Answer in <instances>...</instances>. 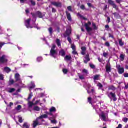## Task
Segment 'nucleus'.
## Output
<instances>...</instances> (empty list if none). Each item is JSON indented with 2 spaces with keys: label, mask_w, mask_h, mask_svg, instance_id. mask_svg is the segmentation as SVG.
I'll return each instance as SVG.
<instances>
[{
  "label": "nucleus",
  "mask_w": 128,
  "mask_h": 128,
  "mask_svg": "<svg viewBox=\"0 0 128 128\" xmlns=\"http://www.w3.org/2000/svg\"><path fill=\"white\" fill-rule=\"evenodd\" d=\"M15 79L16 82L19 84H22V80L20 79V76L18 74H16L15 75Z\"/></svg>",
  "instance_id": "11"
},
{
  "label": "nucleus",
  "mask_w": 128,
  "mask_h": 128,
  "mask_svg": "<svg viewBox=\"0 0 128 128\" xmlns=\"http://www.w3.org/2000/svg\"><path fill=\"white\" fill-rule=\"evenodd\" d=\"M71 48H72V50H76V45H74V44H71Z\"/></svg>",
  "instance_id": "33"
},
{
  "label": "nucleus",
  "mask_w": 128,
  "mask_h": 128,
  "mask_svg": "<svg viewBox=\"0 0 128 128\" xmlns=\"http://www.w3.org/2000/svg\"><path fill=\"white\" fill-rule=\"evenodd\" d=\"M124 76V78H128V74H125Z\"/></svg>",
  "instance_id": "63"
},
{
  "label": "nucleus",
  "mask_w": 128,
  "mask_h": 128,
  "mask_svg": "<svg viewBox=\"0 0 128 128\" xmlns=\"http://www.w3.org/2000/svg\"><path fill=\"white\" fill-rule=\"evenodd\" d=\"M114 16H116V18H118V16H120V15H118V13H114Z\"/></svg>",
  "instance_id": "54"
},
{
  "label": "nucleus",
  "mask_w": 128,
  "mask_h": 128,
  "mask_svg": "<svg viewBox=\"0 0 128 128\" xmlns=\"http://www.w3.org/2000/svg\"><path fill=\"white\" fill-rule=\"evenodd\" d=\"M118 41L120 46H124V42L122 41V40L118 39Z\"/></svg>",
  "instance_id": "20"
},
{
  "label": "nucleus",
  "mask_w": 128,
  "mask_h": 128,
  "mask_svg": "<svg viewBox=\"0 0 128 128\" xmlns=\"http://www.w3.org/2000/svg\"><path fill=\"white\" fill-rule=\"evenodd\" d=\"M49 32H50V34H52V28H50L48 29Z\"/></svg>",
  "instance_id": "46"
},
{
  "label": "nucleus",
  "mask_w": 128,
  "mask_h": 128,
  "mask_svg": "<svg viewBox=\"0 0 128 128\" xmlns=\"http://www.w3.org/2000/svg\"><path fill=\"white\" fill-rule=\"evenodd\" d=\"M105 46H108V48H110V43L108 42H107L106 43Z\"/></svg>",
  "instance_id": "55"
},
{
  "label": "nucleus",
  "mask_w": 128,
  "mask_h": 128,
  "mask_svg": "<svg viewBox=\"0 0 128 128\" xmlns=\"http://www.w3.org/2000/svg\"><path fill=\"white\" fill-rule=\"evenodd\" d=\"M72 54H78V52L76 50H73Z\"/></svg>",
  "instance_id": "56"
},
{
  "label": "nucleus",
  "mask_w": 128,
  "mask_h": 128,
  "mask_svg": "<svg viewBox=\"0 0 128 128\" xmlns=\"http://www.w3.org/2000/svg\"><path fill=\"white\" fill-rule=\"evenodd\" d=\"M70 34H72V28H69L67 29L66 33L64 34V36H65V38H66V36H70Z\"/></svg>",
  "instance_id": "12"
},
{
  "label": "nucleus",
  "mask_w": 128,
  "mask_h": 128,
  "mask_svg": "<svg viewBox=\"0 0 128 128\" xmlns=\"http://www.w3.org/2000/svg\"><path fill=\"white\" fill-rule=\"evenodd\" d=\"M98 88H103L102 84L100 83L98 84Z\"/></svg>",
  "instance_id": "43"
},
{
  "label": "nucleus",
  "mask_w": 128,
  "mask_h": 128,
  "mask_svg": "<svg viewBox=\"0 0 128 128\" xmlns=\"http://www.w3.org/2000/svg\"><path fill=\"white\" fill-rule=\"evenodd\" d=\"M14 80L10 79V80L9 81L10 86H12V84H14Z\"/></svg>",
  "instance_id": "34"
},
{
  "label": "nucleus",
  "mask_w": 128,
  "mask_h": 128,
  "mask_svg": "<svg viewBox=\"0 0 128 128\" xmlns=\"http://www.w3.org/2000/svg\"><path fill=\"white\" fill-rule=\"evenodd\" d=\"M34 110L36 112H40V107L36 106L34 108Z\"/></svg>",
  "instance_id": "32"
},
{
  "label": "nucleus",
  "mask_w": 128,
  "mask_h": 128,
  "mask_svg": "<svg viewBox=\"0 0 128 128\" xmlns=\"http://www.w3.org/2000/svg\"><path fill=\"white\" fill-rule=\"evenodd\" d=\"M90 68H95L96 66H94V65L92 64H90Z\"/></svg>",
  "instance_id": "51"
},
{
  "label": "nucleus",
  "mask_w": 128,
  "mask_h": 128,
  "mask_svg": "<svg viewBox=\"0 0 128 128\" xmlns=\"http://www.w3.org/2000/svg\"><path fill=\"white\" fill-rule=\"evenodd\" d=\"M7 92H10V94H12V92H16V89L10 88L8 89Z\"/></svg>",
  "instance_id": "24"
},
{
  "label": "nucleus",
  "mask_w": 128,
  "mask_h": 128,
  "mask_svg": "<svg viewBox=\"0 0 128 128\" xmlns=\"http://www.w3.org/2000/svg\"><path fill=\"white\" fill-rule=\"evenodd\" d=\"M68 69H63V72L64 74H68Z\"/></svg>",
  "instance_id": "40"
},
{
  "label": "nucleus",
  "mask_w": 128,
  "mask_h": 128,
  "mask_svg": "<svg viewBox=\"0 0 128 128\" xmlns=\"http://www.w3.org/2000/svg\"><path fill=\"white\" fill-rule=\"evenodd\" d=\"M85 86L86 88V90L88 92V93L90 94H94V89H92L91 90H90V88H92V86L90 84L87 83L85 84Z\"/></svg>",
  "instance_id": "5"
},
{
  "label": "nucleus",
  "mask_w": 128,
  "mask_h": 128,
  "mask_svg": "<svg viewBox=\"0 0 128 128\" xmlns=\"http://www.w3.org/2000/svg\"><path fill=\"white\" fill-rule=\"evenodd\" d=\"M78 16H79L80 18H82V20H87L84 17V16H82V15H80V14H78Z\"/></svg>",
  "instance_id": "35"
},
{
  "label": "nucleus",
  "mask_w": 128,
  "mask_h": 128,
  "mask_svg": "<svg viewBox=\"0 0 128 128\" xmlns=\"http://www.w3.org/2000/svg\"><path fill=\"white\" fill-rule=\"evenodd\" d=\"M68 10H69V12H72V6H68Z\"/></svg>",
  "instance_id": "50"
},
{
  "label": "nucleus",
  "mask_w": 128,
  "mask_h": 128,
  "mask_svg": "<svg viewBox=\"0 0 128 128\" xmlns=\"http://www.w3.org/2000/svg\"><path fill=\"white\" fill-rule=\"evenodd\" d=\"M42 60L43 59L42 57H38L37 58V62H42Z\"/></svg>",
  "instance_id": "37"
},
{
  "label": "nucleus",
  "mask_w": 128,
  "mask_h": 128,
  "mask_svg": "<svg viewBox=\"0 0 128 128\" xmlns=\"http://www.w3.org/2000/svg\"><path fill=\"white\" fill-rule=\"evenodd\" d=\"M8 61V56L3 55L2 56H0V64H6Z\"/></svg>",
  "instance_id": "7"
},
{
  "label": "nucleus",
  "mask_w": 128,
  "mask_h": 128,
  "mask_svg": "<svg viewBox=\"0 0 128 128\" xmlns=\"http://www.w3.org/2000/svg\"><path fill=\"white\" fill-rule=\"evenodd\" d=\"M106 68V72H107V74H110V72H111L112 68L110 67V62H108L107 64Z\"/></svg>",
  "instance_id": "10"
},
{
  "label": "nucleus",
  "mask_w": 128,
  "mask_h": 128,
  "mask_svg": "<svg viewBox=\"0 0 128 128\" xmlns=\"http://www.w3.org/2000/svg\"><path fill=\"white\" fill-rule=\"evenodd\" d=\"M11 70H10V68L8 67H6L4 68V72H6L7 74H9V72H10Z\"/></svg>",
  "instance_id": "22"
},
{
  "label": "nucleus",
  "mask_w": 128,
  "mask_h": 128,
  "mask_svg": "<svg viewBox=\"0 0 128 128\" xmlns=\"http://www.w3.org/2000/svg\"><path fill=\"white\" fill-rule=\"evenodd\" d=\"M82 56H84V54H86V48L82 47Z\"/></svg>",
  "instance_id": "23"
},
{
  "label": "nucleus",
  "mask_w": 128,
  "mask_h": 128,
  "mask_svg": "<svg viewBox=\"0 0 128 128\" xmlns=\"http://www.w3.org/2000/svg\"><path fill=\"white\" fill-rule=\"evenodd\" d=\"M90 56L86 55L84 59V62L86 64H87L88 62H90Z\"/></svg>",
  "instance_id": "16"
},
{
  "label": "nucleus",
  "mask_w": 128,
  "mask_h": 128,
  "mask_svg": "<svg viewBox=\"0 0 128 128\" xmlns=\"http://www.w3.org/2000/svg\"><path fill=\"white\" fill-rule=\"evenodd\" d=\"M55 118H56V116H52V118H50V120H51L52 124H56L58 122L56 120Z\"/></svg>",
  "instance_id": "15"
},
{
  "label": "nucleus",
  "mask_w": 128,
  "mask_h": 128,
  "mask_svg": "<svg viewBox=\"0 0 128 128\" xmlns=\"http://www.w3.org/2000/svg\"><path fill=\"white\" fill-rule=\"evenodd\" d=\"M116 68L118 70V72L120 74H122L124 72V68L120 66V65H117Z\"/></svg>",
  "instance_id": "9"
},
{
  "label": "nucleus",
  "mask_w": 128,
  "mask_h": 128,
  "mask_svg": "<svg viewBox=\"0 0 128 128\" xmlns=\"http://www.w3.org/2000/svg\"><path fill=\"white\" fill-rule=\"evenodd\" d=\"M4 75L0 74V80H4Z\"/></svg>",
  "instance_id": "49"
},
{
  "label": "nucleus",
  "mask_w": 128,
  "mask_h": 128,
  "mask_svg": "<svg viewBox=\"0 0 128 128\" xmlns=\"http://www.w3.org/2000/svg\"><path fill=\"white\" fill-rule=\"evenodd\" d=\"M30 125L28 123H25L24 124L22 128H30Z\"/></svg>",
  "instance_id": "29"
},
{
  "label": "nucleus",
  "mask_w": 128,
  "mask_h": 128,
  "mask_svg": "<svg viewBox=\"0 0 128 128\" xmlns=\"http://www.w3.org/2000/svg\"><path fill=\"white\" fill-rule=\"evenodd\" d=\"M79 78L80 80H84V76L82 75L79 76Z\"/></svg>",
  "instance_id": "52"
},
{
  "label": "nucleus",
  "mask_w": 128,
  "mask_h": 128,
  "mask_svg": "<svg viewBox=\"0 0 128 128\" xmlns=\"http://www.w3.org/2000/svg\"><path fill=\"white\" fill-rule=\"evenodd\" d=\"M82 73L84 74V76H88L89 74L88 71L85 69L83 70Z\"/></svg>",
  "instance_id": "28"
},
{
  "label": "nucleus",
  "mask_w": 128,
  "mask_h": 128,
  "mask_svg": "<svg viewBox=\"0 0 128 128\" xmlns=\"http://www.w3.org/2000/svg\"><path fill=\"white\" fill-rule=\"evenodd\" d=\"M50 112H56V109L54 107H52L50 110Z\"/></svg>",
  "instance_id": "30"
},
{
  "label": "nucleus",
  "mask_w": 128,
  "mask_h": 128,
  "mask_svg": "<svg viewBox=\"0 0 128 128\" xmlns=\"http://www.w3.org/2000/svg\"><path fill=\"white\" fill-rule=\"evenodd\" d=\"M94 108L96 110L97 114H100V118H102L103 122H108V114L105 113L104 112H102V110L98 108V106H96L94 107Z\"/></svg>",
  "instance_id": "2"
},
{
  "label": "nucleus",
  "mask_w": 128,
  "mask_h": 128,
  "mask_svg": "<svg viewBox=\"0 0 128 128\" xmlns=\"http://www.w3.org/2000/svg\"><path fill=\"white\" fill-rule=\"evenodd\" d=\"M92 98H88V102L90 104H92Z\"/></svg>",
  "instance_id": "41"
},
{
  "label": "nucleus",
  "mask_w": 128,
  "mask_h": 128,
  "mask_svg": "<svg viewBox=\"0 0 128 128\" xmlns=\"http://www.w3.org/2000/svg\"><path fill=\"white\" fill-rule=\"evenodd\" d=\"M44 118H48V115L45 114L37 118L36 120L34 122L33 128H36L37 126H40L41 124H44V122H45Z\"/></svg>",
  "instance_id": "3"
},
{
  "label": "nucleus",
  "mask_w": 128,
  "mask_h": 128,
  "mask_svg": "<svg viewBox=\"0 0 128 128\" xmlns=\"http://www.w3.org/2000/svg\"><path fill=\"white\" fill-rule=\"evenodd\" d=\"M51 4H52L56 8H62V3L60 2H52L51 3Z\"/></svg>",
  "instance_id": "14"
},
{
  "label": "nucleus",
  "mask_w": 128,
  "mask_h": 128,
  "mask_svg": "<svg viewBox=\"0 0 128 128\" xmlns=\"http://www.w3.org/2000/svg\"><path fill=\"white\" fill-rule=\"evenodd\" d=\"M108 4H111V6H114V2L112 0H109L108 1Z\"/></svg>",
  "instance_id": "36"
},
{
  "label": "nucleus",
  "mask_w": 128,
  "mask_h": 128,
  "mask_svg": "<svg viewBox=\"0 0 128 128\" xmlns=\"http://www.w3.org/2000/svg\"><path fill=\"white\" fill-rule=\"evenodd\" d=\"M52 12H56V9H54V8H52Z\"/></svg>",
  "instance_id": "64"
},
{
  "label": "nucleus",
  "mask_w": 128,
  "mask_h": 128,
  "mask_svg": "<svg viewBox=\"0 0 128 128\" xmlns=\"http://www.w3.org/2000/svg\"><path fill=\"white\" fill-rule=\"evenodd\" d=\"M4 44H6V43H4V42L0 43V50L2 48V46H4Z\"/></svg>",
  "instance_id": "44"
},
{
  "label": "nucleus",
  "mask_w": 128,
  "mask_h": 128,
  "mask_svg": "<svg viewBox=\"0 0 128 128\" xmlns=\"http://www.w3.org/2000/svg\"><path fill=\"white\" fill-rule=\"evenodd\" d=\"M108 96L111 100H114V102H116V100H118L116 94L112 92L108 93Z\"/></svg>",
  "instance_id": "6"
},
{
  "label": "nucleus",
  "mask_w": 128,
  "mask_h": 128,
  "mask_svg": "<svg viewBox=\"0 0 128 128\" xmlns=\"http://www.w3.org/2000/svg\"><path fill=\"white\" fill-rule=\"evenodd\" d=\"M84 5H82L81 6H80V8L82 9V10H84Z\"/></svg>",
  "instance_id": "61"
},
{
  "label": "nucleus",
  "mask_w": 128,
  "mask_h": 128,
  "mask_svg": "<svg viewBox=\"0 0 128 128\" xmlns=\"http://www.w3.org/2000/svg\"><path fill=\"white\" fill-rule=\"evenodd\" d=\"M64 60H72V56L70 55V56H66L64 58Z\"/></svg>",
  "instance_id": "26"
},
{
  "label": "nucleus",
  "mask_w": 128,
  "mask_h": 128,
  "mask_svg": "<svg viewBox=\"0 0 128 128\" xmlns=\"http://www.w3.org/2000/svg\"><path fill=\"white\" fill-rule=\"evenodd\" d=\"M26 14H30V10H28V9H26Z\"/></svg>",
  "instance_id": "58"
},
{
  "label": "nucleus",
  "mask_w": 128,
  "mask_h": 128,
  "mask_svg": "<svg viewBox=\"0 0 128 128\" xmlns=\"http://www.w3.org/2000/svg\"><path fill=\"white\" fill-rule=\"evenodd\" d=\"M40 100L36 101L35 103H33L32 102H28V106L29 108H32V106H36V104L40 103Z\"/></svg>",
  "instance_id": "13"
},
{
  "label": "nucleus",
  "mask_w": 128,
  "mask_h": 128,
  "mask_svg": "<svg viewBox=\"0 0 128 128\" xmlns=\"http://www.w3.org/2000/svg\"><path fill=\"white\" fill-rule=\"evenodd\" d=\"M92 28L94 30H98V26H96L94 23L92 24Z\"/></svg>",
  "instance_id": "31"
},
{
  "label": "nucleus",
  "mask_w": 128,
  "mask_h": 128,
  "mask_svg": "<svg viewBox=\"0 0 128 128\" xmlns=\"http://www.w3.org/2000/svg\"><path fill=\"white\" fill-rule=\"evenodd\" d=\"M14 106V103L10 102L8 105V106Z\"/></svg>",
  "instance_id": "62"
},
{
  "label": "nucleus",
  "mask_w": 128,
  "mask_h": 128,
  "mask_svg": "<svg viewBox=\"0 0 128 128\" xmlns=\"http://www.w3.org/2000/svg\"><path fill=\"white\" fill-rule=\"evenodd\" d=\"M66 14L67 16V18L70 22H72V16H70V14L68 12L66 11Z\"/></svg>",
  "instance_id": "18"
},
{
  "label": "nucleus",
  "mask_w": 128,
  "mask_h": 128,
  "mask_svg": "<svg viewBox=\"0 0 128 128\" xmlns=\"http://www.w3.org/2000/svg\"><path fill=\"white\" fill-rule=\"evenodd\" d=\"M56 46L53 44L50 54V56H52V58H56L58 56V51L56 50Z\"/></svg>",
  "instance_id": "4"
},
{
  "label": "nucleus",
  "mask_w": 128,
  "mask_h": 128,
  "mask_svg": "<svg viewBox=\"0 0 128 128\" xmlns=\"http://www.w3.org/2000/svg\"><path fill=\"white\" fill-rule=\"evenodd\" d=\"M56 44L59 48H62V44H60V39H56Z\"/></svg>",
  "instance_id": "21"
},
{
  "label": "nucleus",
  "mask_w": 128,
  "mask_h": 128,
  "mask_svg": "<svg viewBox=\"0 0 128 128\" xmlns=\"http://www.w3.org/2000/svg\"><path fill=\"white\" fill-rule=\"evenodd\" d=\"M88 6H89V8H92V4L90 3H88Z\"/></svg>",
  "instance_id": "59"
},
{
  "label": "nucleus",
  "mask_w": 128,
  "mask_h": 128,
  "mask_svg": "<svg viewBox=\"0 0 128 128\" xmlns=\"http://www.w3.org/2000/svg\"><path fill=\"white\" fill-rule=\"evenodd\" d=\"M100 75H96L94 76L93 78L94 82H96V80H100Z\"/></svg>",
  "instance_id": "19"
},
{
  "label": "nucleus",
  "mask_w": 128,
  "mask_h": 128,
  "mask_svg": "<svg viewBox=\"0 0 128 128\" xmlns=\"http://www.w3.org/2000/svg\"><path fill=\"white\" fill-rule=\"evenodd\" d=\"M68 40L70 44H72V39L70 37L68 38Z\"/></svg>",
  "instance_id": "57"
},
{
  "label": "nucleus",
  "mask_w": 128,
  "mask_h": 128,
  "mask_svg": "<svg viewBox=\"0 0 128 128\" xmlns=\"http://www.w3.org/2000/svg\"><path fill=\"white\" fill-rule=\"evenodd\" d=\"M128 121V118H123V122H126Z\"/></svg>",
  "instance_id": "53"
},
{
  "label": "nucleus",
  "mask_w": 128,
  "mask_h": 128,
  "mask_svg": "<svg viewBox=\"0 0 128 128\" xmlns=\"http://www.w3.org/2000/svg\"><path fill=\"white\" fill-rule=\"evenodd\" d=\"M32 14L33 18L32 20V19H28L25 20V24L27 28H36V18H38V16L40 18H42V15L40 12H37L36 14Z\"/></svg>",
  "instance_id": "1"
},
{
  "label": "nucleus",
  "mask_w": 128,
  "mask_h": 128,
  "mask_svg": "<svg viewBox=\"0 0 128 128\" xmlns=\"http://www.w3.org/2000/svg\"><path fill=\"white\" fill-rule=\"evenodd\" d=\"M32 93H30V94H29V96L28 98V100H32Z\"/></svg>",
  "instance_id": "38"
},
{
  "label": "nucleus",
  "mask_w": 128,
  "mask_h": 128,
  "mask_svg": "<svg viewBox=\"0 0 128 128\" xmlns=\"http://www.w3.org/2000/svg\"><path fill=\"white\" fill-rule=\"evenodd\" d=\"M60 54L62 56H66V52H64V50H62L60 51Z\"/></svg>",
  "instance_id": "25"
},
{
  "label": "nucleus",
  "mask_w": 128,
  "mask_h": 128,
  "mask_svg": "<svg viewBox=\"0 0 128 128\" xmlns=\"http://www.w3.org/2000/svg\"><path fill=\"white\" fill-rule=\"evenodd\" d=\"M108 56V53L104 52L103 54V56H104V58H106V56Z\"/></svg>",
  "instance_id": "45"
},
{
  "label": "nucleus",
  "mask_w": 128,
  "mask_h": 128,
  "mask_svg": "<svg viewBox=\"0 0 128 128\" xmlns=\"http://www.w3.org/2000/svg\"><path fill=\"white\" fill-rule=\"evenodd\" d=\"M36 88L34 82H32L29 85L30 90H32V88Z\"/></svg>",
  "instance_id": "17"
},
{
  "label": "nucleus",
  "mask_w": 128,
  "mask_h": 128,
  "mask_svg": "<svg viewBox=\"0 0 128 128\" xmlns=\"http://www.w3.org/2000/svg\"><path fill=\"white\" fill-rule=\"evenodd\" d=\"M44 96V94L41 93L38 95V98H43Z\"/></svg>",
  "instance_id": "48"
},
{
  "label": "nucleus",
  "mask_w": 128,
  "mask_h": 128,
  "mask_svg": "<svg viewBox=\"0 0 128 128\" xmlns=\"http://www.w3.org/2000/svg\"><path fill=\"white\" fill-rule=\"evenodd\" d=\"M124 58H126V55H124V54H120V60H122V62H124Z\"/></svg>",
  "instance_id": "27"
},
{
  "label": "nucleus",
  "mask_w": 128,
  "mask_h": 128,
  "mask_svg": "<svg viewBox=\"0 0 128 128\" xmlns=\"http://www.w3.org/2000/svg\"><path fill=\"white\" fill-rule=\"evenodd\" d=\"M18 120H19V122H20L21 124L22 122V117L19 116Z\"/></svg>",
  "instance_id": "42"
},
{
  "label": "nucleus",
  "mask_w": 128,
  "mask_h": 128,
  "mask_svg": "<svg viewBox=\"0 0 128 128\" xmlns=\"http://www.w3.org/2000/svg\"><path fill=\"white\" fill-rule=\"evenodd\" d=\"M107 22H110V17L108 18Z\"/></svg>",
  "instance_id": "60"
},
{
  "label": "nucleus",
  "mask_w": 128,
  "mask_h": 128,
  "mask_svg": "<svg viewBox=\"0 0 128 128\" xmlns=\"http://www.w3.org/2000/svg\"><path fill=\"white\" fill-rule=\"evenodd\" d=\"M110 89L112 90H116V88H114V86L110 87Z\"/></svg>",
  "instance_id": "47"
},
{
  "label": "nucleus",
  "mask_w": 128,
  "mask_h": 128,
  "mask_svg": "<svg viewBox=\"0 0 128 128\" xmlns=\"http://www.w3.org/2000/svg\"><path fill=\"white\" fill-rule=\"evenodd\" d=\"M85 28L86 30H87L88 32H92V28H90L92 26V22H88V23L85 24Z\"/></svg>",
  "instance_id": "8"
},
{
  "label": "nucleus",
  "mask_w": 128,
  "mask_h": 128,
  "mask_svg": "<svg viewBox=\"0 0 128 128\" xmlns=\"http://www.w3.org/2000/svg\"><path fill=\"white\" fill-rule=\"evenodd\" d=\"M16 110H22V106H18V107L16 108Z\"/></svg>",
  "instance_id": "39"
}]
</instances>
